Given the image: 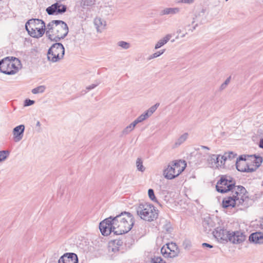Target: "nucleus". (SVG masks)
Segmentation results:
<instances>
[{"instance_id": "60", "label": "nucleus", "mask_w": 263, "mask_h": 263, "mask_svg": "<svg viewBox=\"0 0 263 263\" xmlns=\"http://www.w3.org/2000/svg\"><path fill=\"white\" fill-rule=\"evenodd\" d=\"M226 1H228V0H226Z\"/></svg>"}, {"instance_id": "3", "label": "nucleus", "mask_w": 263, "mask_h": 263, "mask_svg": "<svg viewBox=\"0 0 263 263\" xmlns=\"http://www.w3.org/2000/svg\"><path fill=\"white\" fill-rule=\"evenodd\" d=\"M21 67V61L16 58L8 57L0 61V71L6 74H14Z\"/></svg>"}, {"instance_id": "56", "label": "nucleus", "mask_w": 263, "mask_h": 263, "mask_svg": "<svg viewBox=\"0 0 263 263\" xmlns=\"http://www.w3.org/2000/svg\"><path fill=\"white\" fill-rule=\"evenodd\" d=\"M222 156L220 155H217V157H219V163L221 162V160H222L223 163L224 162V161H223V159H222L221 158V157Z\"/></svg>"}, {"instance_id": "33", "label": "nucleus", "mask_w": 263, "mask_h": 263, "mask_svg": "<svg viewBox=\"0 0 263 263\" xmlns=\"http://www.w3.org/2000/svg\"><path fill=\"white\" fill-rule=\"evenodd\" d=\"M167 246V247H166V250L167 251H172L173 250H175L176 249H179L178 247H177V245L176 244V243H174V242H171V243H166V245Z\"/></svg>"}, {"instance_id": "16", "label": "nucleus", "mask_w": 263, "mask_h": 263, "mask_svg": "<svg viewBox=\"0 0 263 263\" xmlns=\"http://www.w3.org/2000/svg\"><path fill=\"white\" fill-rule=\"evenodd\" d=\"M219 157H217L216 155H211L208 159V165L210 167H218L223 165L222 160L219 163Z\"/></svg>"}, {"instance_id": "55", "label": "nucleus", "mask_w": 263, "mask_h": 263, "mask_svg": "<svg viewBox=\"0 0 263 263\" xmlns=\"http://www.w3.org/2000/svg\"><path fill=\"white\" fill-rule=\"evenodd\" d=\"M36 23H35V24H34V25H35V28H38V27H39V26H41V23H38L37 22H36Z\"/></svg>"}, {"instance_id": "11", "label": "nucleus", "mask_w": 263, "mask_h": 263, "mask_svg": "<svg viewBox=\"0 0 263 263\" xmlns=\"http://www.w3.org/2000/svg\"><path fill=\"white\" fill-rule=\"evenodd\" d=\"M230 232L223 228L219 227L216 228L213 232V234L218 241L228 242L229 241Z\"/></svg>"}, {"instance_id": "12", "label": "nucleus", "mask_w": 263, "mask_h": 263, "mask_svg": "<svg viewBox=\"0 0 263 263\" xmlns=\"http://www.w3.org/2000/svg\"><path fill=\"white\" fill-rule=\"evenodd\" d=\"M230 234L229 241L234 244L240 243L246 239V235L241 231L232 232Z\"/></svg>"}, {"instance_id": "49", "label": "nucleus", "mask_w": 263, "mask_h": 263, "mask_svg": "<svg viewBox=\"0 0 263 263\" xmlns=\"http://www.w3.org/2000/svg\"><path fill=\"white\" fill-rule=\"evenodd\" d=\"M98 84H91V85H89V86H87V87H86V89H87L88 91H89V90H91V89H92L95 88L96 87H97V86H98Z\"/></svg>"}, {"instance_id": "46", "label": "nucleus", "mask_w": 263, "mask_h": 263, "mask_svg": "<svg viewBox=\"0 0 263 263\" xmlns=\"http://www.w3.org/2000/svg\"><path fill=\"white\" fill-rule=\"evenodd\" d=\"M204 13V10L203 9L198 15H196L195 17L193 18V20L192 22V24H193L196 22V20L197 19V17L198 16L201 15V14H202V15H203Z\"/></svg>"}, {"instance_id": "24", "label": "nucleus", "mask_w": 263, "mask_h": 263, "mask_svg": "<svg viewBox=\"0 0 263 263\" xmlns=\"http://www.w3.org/2000/svg\"><path fill=\"white\" fill-rule=\"evenodd\" d=\"M255 159L253 161V164L251 165V169L250 172H253L255 171L261 165L262 162V157L260 156H256L254 155Z\"/></svg>"}, {"instance_id": "10", "label": "nucleus", "mask_w": 263, "mask_h": 263, "mask_svg": "<svg viewBox=\"0 0 263 263\" xmlns=\"http://www.w3.org/2000/svg\"><path fill=\"white\" fill-rule=\"evenodd\" d=\"M66 10L67 6L62 4L59 1H57V2L53 4L46 9L48 14L50 15L62 14L65 13Z\"/></svg>"}, {"instance_id": "2", "label": "nucleus", "mask_w": 263, "mask_h": 263, "mask_svg": "<svg viewBox=\"0 0 263 263\" xmlns=\"http://www.w3.org/2000/svg\"><path fill=\"white\" fill-rule=\"evenodd\" d=\"M236 191L231 193L230 196L224 197L222 202V206L224 209H230L242 205L248 196L246 195L247 190L241 186L238 185Z\"/></svg>"}, {"instance_id": "1", "label": "nucleus", "mask_w": 263, "mask_h": 263, "mask_svg": "<svg viewBox=\"0 0 263 263\" xmlns=\"http://www.w3.org/2000/svg\"><path fill=\"white\" fill-rule=\"evenodd\" d=\"M115 234L121 235L129 232L134 224V217L129 212H124L115 217L112 216Z\"/></svg>"}, {"instance_id": "50", "label": "nucleus", "mask_w": 263, "mask_h": 263, "mask_svg": "<svg viewBox=\"0 0 263 263\" xmlns=\"http://www.w3.org/2000/svg\"><path fill=\"white\" fill-rule=\"evenodd\" d=\"M138 123H139L138 122V120H137L136 119L133 121L132 123L130 124V125L133 126V128L134 129V128L135 127V126H136L137 124H138Z\"/></svg>"}, {"instance_id": "5", "label": "nucleus", "mask_w": 263, "mask_h": 263, "mask_svg": "<svg viewBox=\"0 0 263 263\" xmlns=\"http://www.w3.org/2000/svg\"><path fill=\"white\" fill-rule=\"evenodd\" d=\"M25 28L29 34L33 37H40L45 33V22L40 19H31L26 23Z\"/></svg>"}, {"instance_id": "15", "label": "nucleus", "mask_w": 263, "mask_h": 263, "mask_svg": "<svg viewBox=\"0 0 263 263\" xmlns=\"http://www.w3.org/2000/svg\"><path fill=\"white\" fill-rule=\"evenodd\" d=\"M24 131L25 126L23 124L18 125L13 128L12 134L14 141L15 142H18L22 139Z\"/></svg>"}, {"instance_id": "43", "label": "nucleus", "mask_w": 263, "mask_h": 263, "mask_svg": "<svg viewBox=\"0 0 263 263\" xmlns=\"http://www.w3.org/2000/svg\"><path fill=\"white\" fill-rule=\"evenodd\" d=\"M123 242L121 240H114L111 243H110L109 248H111V244L112 246H117L118 247L122 245Z\"/></svg>"}, {"instance_id": "41", "label": "nucleus", "mask_w": 263, "mask_h": 263, "mask_svg": "<svg viewBox=\"0 0 263 263\" xmlns=\"http://www.w3.org/2000/svg\"><path fill=\"white\" fill-rule=\"evenodd\" d=\"M148 117L147 116V114L145 113V112L141 115L140 116H139L136 120H138V122L139 123L142 122V121H144L146 119H147Z\"/></svg>"}, {"instance_id": "13", "label": "nucleus", "mask_w": 263, "mask_h": 263, "mask_svg": "<svg viewBox=\"0 0 263 263\" xmlns=\"http://www.w3.org/2000/svg\"><path fill=\"white\" fill-rule=\"evenodd\" d=\"M65 54V50H48L47 59L52 62H57L62 59Z\"/></svg>"}, {"instance_id": "42", "label": "nucleus", "mask_w": 263, "mask_h": 263, "mask_svg": "<svg viewBox=\"0 0 263 263\" xmlns=\"http://www.w3.org/2000/svg\"><path fill=\"white\" fill-rule=\"evenodd\" d=\"M151 263H165L161 257H156L152 258Z\"/></svg>"}, {"instance_id": "28", "label": "nucleus", "mask_w": 263, "mask_h": 263, "mask_svg": "<svg viewBox=\"0 0 263 263\" xmlns=\"http://www.w3.org/2000/svg\"><path fill=\"white\" fill-rule=\"evenodd\" d=\"M96 0H81V6L85 9L86 8L91 7L95 5Z\"/></svg>"}, {"instance_id": "25", "label": "nucleus", "mask_w": 263, "mask_h": 263, "mask_svg": "<svg viewBox=\"0 0 263 263\" xmlns=\"http://www.w3.org/2000/svg\"><path fill=\"white\" fill-rule=\"evenodd\" d=\"M171 37L172 35L168 34L163 38L159 40L155 45V49H157L162 47L164 45L167 43V42L171 39Z\"/></svg>"}, {"instance_id": "9", "label": "nucleus", "mask_w": 263, "mask_h": 263, "mask_svg": "<svg viewBox=\"0 0 263 263\" xmlns=\"http://www.w3.org/2000/svg\"><path fill=\"white\" fill-rule=\"evenodd\" d=\"M113 226L112 216H110L100 223L99 229L103 235L108 236L111 232L115 234V229Z\"/></svg>"}, {"instance_id": "23", "label": "nucleus", "mask_w": 263, "mask_h": 263, "mask_svg": "<svg viewBox=\"0 0 263 263\" xmlns=\"http://www.w3.org/2000/svg\"><path fill=\"white\" fill-rule=\"evenodd\" d=\"M198 26V24H196L193 28L191 29L190 28V25H189L186 26L184 28V31H182L181 29H178L177 31V37H183L185 36L186 34H187V31H191L193 32L196 28Z\"/></svg>"}, {"instance_id": "7", "label": "nucleus", "mask_w": 263, "mask_h": 263, "mask_svg": "<svg viewBox=\"0 0 263 263\" xmlns=\"http://www.w3.org/2000/svg\"><path fill=\"white\" fill-rule=\"evenodd\" d=\"M235 182L233 178L229 176L224 175L221 177L216 186L217 192L224 193L228 192L234 193L237 186L235 185Z\"/></svg>"}, {"instance_id": "14", "label": "nucleus", "mask_w": 263, "mask_h": 263, "mask_svg": "<svg viewBox=\"0 0 263 263\" xmlns=\"http://www.w3.org/2000/svg\"><path fill=\"white\" fill-rule=\"evenodd\" d=\"M78 256L74 253H66L59 259L58 263H78Z\"/></svg>"}, {"instance_id": "4", "label": "nucleus", "mask_w": 263, "mask_h": 263, "mask_svg": "<svg viewBox=\"0 0 263 263\" xmlns=\"http://www.w3.org/2000/svg\"><path fill=\"white\" fill-rule=\"evenodd\" d=\"M137 215L144 220L152 221L158 216L155 207L148 203H141L136 208Z\"/></svg>"}, {"instance_id": "51", "label": "nucleus", "mask_w": 263, "mask_h": 263, "mask_svg": "<svg viewBox=\"0 0 263 263\" xmlns=\"http://www.w3.org/2000/svg\"><path fill=\"white\" fill-rule=\"evenodd\" d=\"M202 247H208V248H212L213 247V246L209 243H203L202 244Z\"/></svg>"}, {"instance_id": "18", "label": "nucleus", "mask_w": 263, "mask_h": 263, "mask_svg": "<svg viewBox=\"0 0 263 263\" xmlns=\"http://www.w3.org/2000/svg\"><path fill=\"white\" fill-rule=\"evenodd\" d=\"M249 240L254 243L262 244L263 243V233L259 232L253 233L250 235Z\"/></svg>"}, {"instance_id": "34", "label": "nucleus", "mask_w": 263, "mask_h": 263, "mask_svg": "<svg viewBox=\"0 0 263 263\" xmlns=\"http://www.w3.org/2000/svg\"><path fill=\"white\" fill-rule=\"evenodd\" d=\"M9 154L8 151H0V162L5 160Z\"/></svg>"}, {"instance_id": "17", "label": "nucleus", "mask_w": 263, "mask_h": 263, "mask_svg": "<svg viewBox=\"0 0 263 263\" xmlns=\"http://www.w3.org/2000/svg\"><path fill=\"white\" fill-rule=\"evenodd\" d=\"M180 11V9L178 7H165L160 11V16L164 15H174L178 14Z\"/></svg>"}, {"instance_id": "36", "label": "nucleus", "mask_w": 263, "mask_h": 263, "mask_svg": "<svg viewBox=\"0 0 263 263\" xmlns=\"http://www.w3.org/2000/svg\"><path fill=\"white\" fill-rule=\"evenodd\" d=\"M163 230L166 232L170 233L172 232L173 228L172 227V224L170 222L166 223L163 227Z\"/></svg>"}, {"instance_id": "20", "label": "nucleus", "mask_w": 263, "mask_h": 263, "mask_svg": "<svg viewBox=\"0 0 263 263\" xmlns=\"http://www.w3.org/2000/svg\"><path fill=\"white\" fill-rule=\"evenodd\" d=\"M161 252L165 257L174 258L178 256L180 253V250L179 249H176V250H175L172 251H167L164 246L161 248Z\"/></svg>"}, {"instance_id": "48", "label": "nucleus", "mask_w": 263, "mask_h": 263, "mask_svg": "<svg viewBox=\"0 0 263 263\" xmlns=\"http://www.w3.org/2000/svg\"><path fill=\"white\" fill-rule=\"evenodd\" d=\"M246 156L245 155H241L239 156L238 158H237L236 161H246Z\"/></svg>"}, {"instance_id": "47", "label": "nucleus", "mask_w": 263, "mask_h": 263, "mask_svg": "<svg viewBox=\"0 0 263 263\" xmlns=\"http://www.w3.org/2000/svg\"><path fill=\"white\" fill-rule=\"evenodd\" d=\"M119 247L115 245V246H112V245L111 244V248H109V249H111V251L112 252H118L119 249Z\"/></svg>"}, {"instance_id": "32", "label": "nucleus", "mask_w": 263, "mask_h": 263, "mask_svg": "<svg viewBox=\"0 0 263 263\" xmlns=\"http://www.w3.org/2000/svg\"><path fill=\"white\" fill-rule=\"evenodd\" d=\"M45 90V87L43 85L39 86L32 89L31 92L33 94L43 93Z\"/></svg>"}, {"instance_id": "6", "label": "nucleus", "mask_w": 263, "mask_h": 263, "mask_svg": "<svg viewBox=\"0 0 263 263\" xmlns=\"http://www.w3.org/2000/svg\"><path fill=\"white\" fill-rule=\"evenodd\" d=\"M186 163L184 160H175L170 163L163 171V175L167 179L178 177L185 168Z\"/></svg>"}, {"instance_id": "8", "label": "nucleus", "mask_w": 263, "mask_h": 263, "mask_svg": "<svg viewBox=\"0 0 263 263\" xmlns=\"http://www.w3.org/2000/svg\"><path fill=\"white\" fill-rule=\"evenodd\" d=\"M58 23L54 26V32L52 35V40L58 41L64 39L68 33V27L66 23L59 20Z\"/></svg>"}, {"instance_id": "30", "label": "nucleus", "mask_w": 263, "mask_h": 263, "mask_svg": "<svg viewBox=\"0 0 263 263\" xmlns=\"http://www.w3.org/2000/svg\"><path fill=\"white\" fill-rule=\"evenodd\" d=\"M159 105V103H156L154 105L151 106L146 111H145V113L147 114V116L148 118L151 117L152 115V114L156 111Z\"/></svg>"}, {"instance_id": "58", "label": "nucleus", "mask_w": 263, "mask_h": 263, "mask_svg": "<svg viewBox=\"0 0 263 263\" xmlns=\"http://www.w3.org/2000/svg\"><path fill=\"white\" fill-rule=\"evenodd\" d=\"M36 125L37 126H40V125H41V123H40V121H37V123H36Z\"/></svg>"}, {"instance_id": "26", "label": "nucleus", "mask_w": 263, "mask_h": 263, "mask_svg": "<svg viewBox=\"0 0 263 263\" xmlns=\"http://www.w3.org/2000/svg\"><path fill=\"white\" fill-rule=\"evenodd\" d=\"M189 134L187 133L181 135L175 141L174 147H177L184 143L187 139Z\"/></svg>"}, {"instance_id": "31", "label": "nucleus", "mask_w": 263, "mask_h": 263, "mask_svg": "<svg viewBox=\"0 0 263 263\" xmlns=\"http://www.w3.org/2000/svg\"><path fill=\"white\" fill-rule=\"evenodd\" d=\"M136 166L137 170L141 172H143L145 170V168L143 165V161L140 158H137L136 160Z\"/></svg>"}, {"instance_id": "37", "label": "nucleus", "mask_w": 263, "mask_h": 263, "mask_svg": "<svg viewBox=\"0 0 263 263\" xmlns=\"http://www.w3.org/2000/svg\"><path fill=\"white\" fill-rule=\"evenodd\" d=\"M53 48L56 49H65L63 45L60 43L53 44L48 49H53Z\"/></svg>"}, {"instance_id": "57", "label": "nucleus", "mask_w": 263, "mask_h": 263, "mask_svg": "<svg viewBox=\"0 0 263 263\" xmlns=\"http://www.w3.org/2000/svg\"><path fill=\"white\" fill-rule=\"evenodd\" d=\"M201 148L202 149H208V150L210 149V148L208 147L205 146H201Z\"/></svg>"}, {"instance_id": "52", "label": "nucleus", "mask_w": 263, "mask_h": 263, "mask_svg": "<svg viewBox=\"0 0 263 263\" xmlns=\"http://www.w3.org/2000/svg\"><path fill=\"white\" fill-rule=\"evenodd\" d=\"M231 77L230 76L226 80V81H224V82H223L227 86L228 85V84L230 83V80H231Z\"/></svg>"}, {"instance_id": "38", "label": "nucleus", "mask_w": 263, "mask_h": 263, "mask_svg": "<svg viewBox=\"0 0 263 263\" xmlns=\"http://www.w3.org/2000/svg\"><path fill=\"white\" fill-rule=\"evenodd\" d=\"M163 51H164V50H162V51H157V52L154 53V54L148 56L147 58V60H151L153 59L157 58V57H159L160 55L162 54L163 53Z\"/></svg>"}, {"instance_id": "21", "label": "nucleus", "mask_w": 263, "mask_h": 263, "mask_svg": "<svg viewBox=\"0 0 263 263\" xmlns=\"http://www.w3.org/2000/svg\"><path fill=\"white\" fill-rule=\"evenodd\" d=\"M59 20H53L49 23V24L47 25L46 27V35L49 36V38L52 40V37L51 34V33L54 32V26L56 25L58 23Z\"/></svg>"}, {"instance_id": "59", "label": "nucleus", "mask_w": 263, "mask_h": 263, "mask_svg": "<svg viewBox=\"0 0 263 263\" xmlns=\"http://www.w3.org/2000/svg\"><path fill=\"white\" fill-rule=\"evenodd\" d=\"M200 24H202V21H200Z\"/></svg>"}, {"instance_id": "29", "label": "nucleus", "mask_w": 263, "mask_h": 263, "mask_svg": "<svg viewBox=\"0 0 263 263\" xmlns=\"http://www.w3.org/2000/svg\"><path fill=\"white\" fill-rule=\"evenodd\" d=\"M117 45L120 48H121L124 49H127L128 48L133 47L130 43L123 41H119L117 43Z\"/></svg>"}, {"instance_id": "54", "label": "nucleus", "mask_w": 263, "mask_h": 263, "mask_svg": "<svg viewBox=\"0 0 263 263\" xmlns=\"http://www.w3.org/2000/svg\"><path fill=\"white\" fill-rule=\"evenodd\" d=\"M259 146L263 148V139H260L259 143Z\"/></svg>"}, {"instance_id": "39", "label": "nucleus", "mask_w": 263, "mask_h": 263, "mask_svg": "<svg viewBox=\"0 0 263 263\" xmlns=\"http://www.w3.org/2000/svg\"><path fill=\"white\" fill-rule=\"evenodd\" d=\"M176 2L177 4L192 5L194 3L195 0H176Z\"/></svg>"}, {"instance_id": "19", "label": "nucleus", "mask_w": 263, "mask_h": 263, "mask_svg": "<svg viewBox=\"0 0 263 263\" xmlns=\"http://www.w3.org/2000/svg\"><path fill=\"white\" fill-rule=\"evenodd\" d=\"M236 166L237 170L241 172H250L251 165H249L246 161H236Z\"/></svg>"}, {"instance_id": "22", "label": "nucleus", "mask_w": 263, "mask_h": 263, "mask_svg": "<svg viewBox=\"0 0 263 263\" xmlns=\"http://www.w3.org/2000/svg\"><path fill=\"white\" fill-rule=\"evenodd\" d=\"M94 24L98 32H101L106 26V22L99 17H97L94 20Z\"/></svg>"}, {"instance_id": "35", "label": "nucleus", "mask_w": 263, "mask_h": 263, "mask_svg": "<svg viewBox=\"0 0 263 263\" xmlns=\"http://www.w3.org/2000/svg\"><path fill=\"white\" fill-rule=\"evenodd\" d=\"M148 195L149 198L152 201H153L154 202H157V198H156L155 194H154V190L153 189H149L148 190Z\"/></svg>"}, {"instance_id": "45", "label": "nucleus", "mask_w": 263, "mask_h": 263, "mask_svg": "<svg viewBox=\"0 0 263 263\" xmlns=\"http://www.w3.org/2000/svg\"><path fill=\"white\" fill-rule=\"evenodd\" d=\"M34 101L27 99L25 100L24 105L25 106H29L33 105V104H34Z\"/></svg>"}, {"instance_id": "44", "label": "nucleus", "mask_w": 263, "mask_h": 263, "mask_svg": "<svg viewBox=\"0 0 263 263\" xmlns=\"http://www.w3.org/2000/svg\"><path fill=\"white\" fill-rule=\"evenodd\" d=\"M183 246L185 249H189L191 247V242L189 240H185L183 242Z\"/></svg>"}, {"instance_id": "27", "label": "nucleus", "mask_w": 263, "mask_h": 263, "mask_svg": "<svg viewBox=\"0 0 263 263\" xmlns=\"http://www.w3.org/2000/svg\"><path fill=\"white\" fill-rule=\"evenodd\" d=\"M236 156V154H234L232 152H229L228 153H225L221 157L222 159H223L224 162L223 165H224L226 161L228 160H231L235 158Z\"/></svg>"}, {"instance_id": "40", "label": "nucleus", "mask_w": 263, "mask_h": 263, "mask_svg": "<svg viewBox=\"0 0 263 263\" xmlns=\"http://www.w3.org/2000/svg\"><path fill=\"white\" fill-rule=\"evenodd\" d=\"M134 130L133 126H132L130 124L126 126L123 130H122V135H126L128 134L130 132Z\"/></svg>"}, {"instance_id": "53", "label": "nucleus", "mask_w": 263, "mask_h": 263, "mask_svg": "<svg viewBox=\"0 0 263 263\" xmlns=\"http://www.w3.org/2000/svg\"><path fill=\"white\" fill-rule=\"evenodd\" d=\"M227 87V86L224 83H223L220 86V90H222L226 88Z\"/></svg>"}]
</instances>
